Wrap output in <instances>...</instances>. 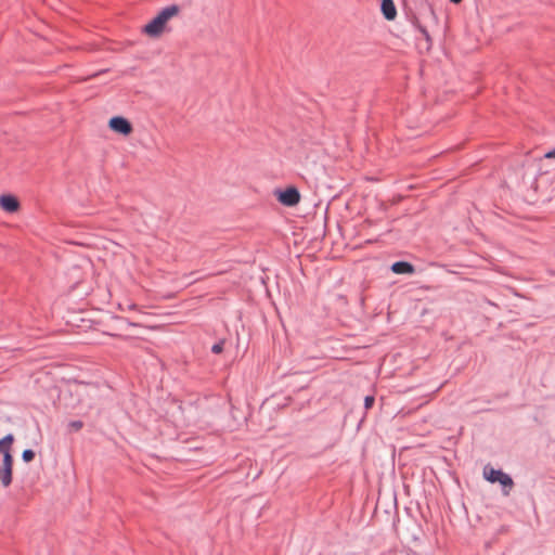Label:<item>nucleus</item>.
Wrapping results in <instances>:
<instances>
[{"mask_svg": "<svg viewBox=\"0 0 555 555\" xmlns=\"http://www.w3.org/2000/svg\"><path fill=\"white\" fill-rule=\"evenodd\" d=\"M3 443L4 442H8V443H11L13 441V436L11 434L7 435L3 439H2Z\"/></svg>", "mask_w": 555, "mask_h": 555, "instance_id": "ddd939ff", "label": "nucleus"}, {"mask_svg": "<svg viewBox=\"0 0 555 555\" xmlns=\"http://www.w3.org/2000/svg\"><path fill=\"white\" fill-rule=\"evenodd\" d=\"M179 13V7L176 4L164 8L151 22L142 29L150 37H158L165 28L166 23Z\"/></svg>", "mask_w": 555, "mask_h": 555, "instance_id": "f257e3e1", "label": "nucleus"}, {"mask_svg": "<svg viewBox=\"0 0 555 555\" xmlns=\"http://www.w3.org/2000/svg\"><path fill=\"white\" fill-rule=\"evenodd\" d=\"M374 404V397L372 396H366L365 399H364V408L365 409H370L372 408Z\"/></svg>", "mask_w": 555, "mask_h": 555, "instance_id": "9d476101", "label": "nucleus"}, {"mask_svg": "<svg viewBox=\"0 0 555 555\" xmlns=\"http://www.w3.org/2000/svg\"><path fill=\"white\" fill-rule=\"evenodd\" d=\"M128 324H129V325H131V326H135V325H137V324H135V323H133V322H128Z\"/></svg>", "mask_w": 555, "mask_h": 555, "instance_id": "a211bd4d", "label": "nucleus"}, {"mask_svg": "<svg viewBox=\"0 0 555 555\" xmlns=\"http://www.w3.org/2000/svg\"><path fill=\"white\" fill-rule=\"evenodd\" d=\"M35 457V452L31 449H26L22 453V459L24 462H30Z\"/></svg>", "mask_w": 555, "mask_h": 555, "instance_id": "6e6552de", "label": "nucleus"}, {"mask_svg": "<svg viewBox=\"0 0 555 555\" xmlns=\"http://www.w3.org/2000/svg\"><path fill=\"white\" fill-rule=\"evenodd\" d=\"M0 206L7 212H15L20 207V203L13 195H1Z\"/></svg>", "mask_w": 555, "mask_h": 555, "instance_id": "39448f33", "label": "nucleus"}, {"mask_svg": "<svg viewBox=\"0 0 555 555\" xmlns=\"http://www.w3.org/2000/svg\"><path fill=\"white\" fill-rule=\"evenodd\" d=\"M453 3H460L462 0H450Z\"/></svg>", "mask_w": 555, "mask_h": 555, "instance_id": "dca6fc26", "label": "nucleus"}, {"mask_svg": "<svg viewBox=\"0 0 555 555\" xmlns=\"http://www.w3.org/2000/svg\"><path fill=\"white\" fill-rule=\"evenodd\" d=\"M222 350H223V340H220V341L216 343V344H215V345H212V347H211V351H212L214 353H217V354H218V353H221V352H222Z\"/></svg>", "mask_w": 555, "mask_h": 555, "instance_id": "1a4fd4ad", "label": "nucleus"}, {"mask_svg": "<svg viewBox=\"0 0 555 555\" xmlns=\"http://www.w3.org/2000/svg\"><path fill=\"white\" fill-rule=\"evenodd\" d=\"M135 308H137V306H135V305H133V304L128 306V309H129V310H133V309H135Z\"/></svg>", "mask_w": 555, "mask_h": 555, "instance_id": "4468645a", "label": "nucleus"}, {"mask_svg": "<svg viewBox=\"0 0 555 555\" xmlns=\"http://www.w3.org/2000/svg\"><path fill=\"white\" fill-rule=\"evenodd\" d=\"M423 33H424V35H425V37H426V39L428 40V39H429V35H428V33H427L426 30H423Z\"/></svg>", "mask_w": 555, "mask_h": 555, "instance_id": "2eb2a0df", "label": "nucleus"}, {"mask_svg": "<svg viewBox=\"0 0 555 555\" xmlns=\"http://www.w3.org/2000/svg\"><path fill=\"white\" fill-rule=\"evenodd\" d=\"M391 271L396 274H413L415 268L408 261H396L391 264Z\"/></svg>", "mask_w": 555, "mask_h": 555, "instance_id": "423d86ee", "label": "nucleus"}, {"mask_svg": "<svg viewBox=\"0 0 555 555\" xmlns=\"http://www.w3.org/2000/svg\"><path fill=\"white\" fill-rule=\"evenodd\" d=\"M382 12L386 20L391 21L397 15V10L392 0H382Z\"/></svg>", "mask_w": 555, "mask_h": 555, "instance_id": "0eeeda50", "label": "nucleus"}, {"mask_svg": "<svg viewBox=\"0 0 555 555\" xmlns=\"http://www.w3.org/2000/svg\"><path fill=\"white\" fill-rule=\"evenodd\" d=\"M278 199L281 204L292 207L299 203L300 193L295 186H289L278 192Z\"/></svg>", "mask_w": 555, "mask_h": 555, "instance_id": "7ed1b4c3", "label": "nucleus"}, {"mask_svg": "<svg viewBox=\"0 0 555 555\" xmlns=\"http://www.w3.org/2000/svg\"><path fill=\"white\" fill-rule=\"evenodd\" d=\"M2 443H3V441H2V440H0V447H2ZM3 449H4V448H0V451L2 452V450H3Z\"/></svg>", "mask_w": 555, "mask_h": 555, "instance_id": "f3484780", "label": "nucleus"}, {"mask_svg": "<svg viewBox=\"0 0 555 555\" xmlns=\"http://www.w3.org/2000/svg\"><path fill=\"white\" fill-rule=\"evenodd\" d=\"M109 128L120 134L128 135L132 131V126L128 119L122 116H114L108 121Z\"/></svg>", "mask_w": 555, "mask_h": 555, "instance_id": "20e7f679", "label": "nucleus"}, {"mask_svg": "<svg viewBox=\"0 0 555 555\" xmlns=\"http://www.w3.org/2000/svg\"><path fill=\"white\" fill-rule=\"evenodd\" d=\"M545 158H555V147L544 154Z\"/></svg>", "mask_w": 555, "mask_h": 555, "instance_id": "f8f14e48", "label": "nucleus"}, {"mask_svg": "<svg viewBox=\"0 0 555 555\" xmlns=\"http://www.w3.org/2000/svg\"><path fill=\"white\" fill-rule=\"evenodd\" d=\"M70 426L75 428L76 430L80 429L82 427V422L80 421H74L70 423Z\"/></svg>", "mask_w": 555, "mask_h": 555, "instance_id": "9b49d317", "label": "nucleus"}, {"mask_svg": "<svg viewBox=\"0 0 555 555\" xmlns=\"http://www.w3.org/2000/svg\"><path fill=\"white\" fill-rule=\"evenodd\" d=\"M483 478L491 483L499 482L504 489H512L514 486V481L508 474L490 465L483 467Z\"/></svg>", "mask_w": 555, "mask_h": 555, "instance_id": "f03ea898", "label": "nucleus"}]
</instances>
